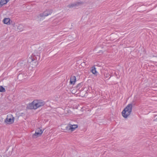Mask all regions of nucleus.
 Wrapping results in <instances>:
<instances>
[{
	"instance_id": "nucleus-19",
	"label": "nucleus",
	"mask_w": 157,
	"mask_h": 157,
	"mask_svg": "<svg viewBox=\"0 0 157 157\" xmlns=\"http://www.w3.org/2000/svg\"><path fill=\"white\" fill-rule=\"evenodd\" d=\"M105 76V78H107L109 77V76L110 77L108 78V79H109L110 77H111V75H110V74H109V73H105L104 74Z\"/></svg>"
},
{
	"instance_id": "nucleus-2",
	"label": "nucleus",
	"mask_w": 157,
	"mask_h": 157,
	"mask_svg": "<svg viewBox=\"0 0 157 157\" xmlns=\"http://www.w3.org/2000/svg\"><path fill=\"white\" fill-rule=\"evenodd\" d=\"M40 55H37V56H31L29 58L28 61H30L32 64L34 63V65L36 66L38 64V61L40 59Z\"/></svg>"
},
{
	"instance_id": "nucleus-13",
	"label": "nucleus",
	"mask_w": 157,
	"mask_h": 157,
	"mask_svg": "<svg viewBox=\"0 0 157 157\" xmlns=\"http://www.w3.org/2000/svg\"><path fill=\"white\" fill-rule=\"evenodd\" d=\"M11 20L9 18H5L3 20V22L4 24L9 25L10 24Z\"/></svg>"
},
{
	"instance_id": "nucleus-21",
	"label": "nucleus",
	"mask_w": 157,
	"mask_h": 157,
	"mask_svg": "<svg viewBox=\"0 0 157 157\" xmlns=\"http://www.w3.org/2000/svg\"><path fill=\"white\" fill-rule=\"evenodd\" d=\"M10 0H6L5 5L7 4L9 1Z\"/></svg>"
},
{
	"instance_id": "nucleus-8",
	"label": "nucleus",
	"mask_w": 157,
	"mask_h": 157,
	"mask_svg": "<svg viewBox=\"0 0 157 157\" xmlns=\"http://www.w3.org/2000/svg\"><path fill=\"white\" fill-rule=\"evenodd\" d=\"M82 2H77L70 4L67 6V7L69 8H72L74 7H76L79 5L82 4Z\"/></svg>"
},
{
	"instance_id": "nucleus-7",
	"label": "nucleus",
	"mask_w": 157,
	"mask_h": 157,
	"mask_svg": "<svg viewBox=\"0 0 157 157\" xmlns=\"http://www.w3.org/2000/svg\"><path fill=\"white\" fill-rule=\"evenodd\" d=\"M35 101L34 100L31 103L28 104L26 107V109H36V107H35Z\"/></svg>"
},
{
	"instance_id": "nucleus-20",
	"label": "nucleus",
	"mask_w": 157,
	"mask_h": 157,
	"mask_svg": "<svg viewBox=\"0 0 157 157\" xmlns=\"http://www.w3.org/2000/svg\"><path fill=\"white\" fill-rule=\"evenodd\" d=\"M70 124H69L67 125V126H66L65 128V130H66L68 131L69 130H70Z\"/></svg>"
},
{
	"instance_id": "nucleus-22",
	"label": "nucleus",
	"mask_w": 157,
	"mask_h": 157,
	"mask_svg": "<svg viewBox=\"0 0 157 157\" xmlns=\"http://www.w3.org/2000/svg\"><path fill=\"white\" fill-rule=\"evenodd\" d=\"M157 117V115H155L154 116V118L155 119V120H156V118Z\"/></svg>"
},
{
	"instance_id": "nucleus-5",
	"label": "nucleus",
	"mask_w": 157,
	"mask_h": 157,
	"mask_svg": "<svg viewBox=\"0 0 157 157\" xmlns=\"http://www.w3.org/2000/svg\"><path fill=\"white\" fill-rule=\"evenodd\" d=\"M53 12V10L51 9H47L43 13H40L39 16L40 17H46L50 15Z\"/></svg>"
},
{
	"instance_id": "nucleus-3",
	"label": "nucleus",
	"mask_w": 157,
	"mask_h": 157,
	"mask_svg": "<svg viewBox=\"0 0 157 157\" xmlns=\"http://www.w3.org/2000/svg\"><path fill=\"white\" fill-rule=\"evenodd\" d=\"M44 129L42 130L40 128H37L36 130L35 133L32 135L33 138L36 139L37 137L40 136L43 133Z\"/></svg>"
},
{
	"instance_id": "nucleus-15",
	"label": "nucleus",
	"mask_w": 157,
	"mask_h": 157,
	"mask_svg": "<svg viewBox=\"0 0 157 157\" xmlns=\"http://www.w3.org/2000/svg\"><path fill=\"white\" fill-rule=\"evenodd\" d=\"M92 73L95 76H97L98 75V72L96 70V68L94 66H93L92 67V69L91 70Z\"/></svg>"
},
{
	"instance_id": "nucleus-1",
	"label": "nucleus",
	"mask_w": 157,
	"mask_h": 157,
	"mask_svg": "<svg viewBox=\"0 0 157 157\" xmlns=\"http://www.w3.org/2000/svg\"><path fill=\"white\" fill-rule=\"evenodd\" d=\"M136 104V100H133L121 112V114L124 118H127L130 114L132 111V107L134 106Z\"/></svg>"
},
{
	"instance_id": "nucleus-27",
	"label": "nucleus",
	"mask_w": 157,
	"mask_h": 157,
	"mask_svg": "<svg viewBox=\"0 0 157 157\" xmlns=\"http://www.w3.org/2000/svg\"><path fill=\"white\" fill-rule=\"evenodd\" d=\"M0 157H2V156L0 155Z\"/></svg>"
},
{
	"instance_id": "nucleus-14",
	"label": "nucleus",
	"mask_w": 157,
	"mask_h": 157,
	"mask_svg": "<svg viewBox=\"0 0 157 157\" xmlns=\"http://www.w3.org/2000/svg\"><path fill=\"white\" fill-rule=\"evenodd\" d=\"M41 49V48L40 47L39 48V50L38 51H35L32 54L31 56H37V55H40V50Z\"/></svg>"
},
{
	"instance_id": "nucleus-6",
	"label": "nucleus",
	"mask_w": 157,
	"mask_h": 157,
	"mask_svg": "<svg viewBox=\"0 0 157 157\" xmlns=\"http://www.w3.org/2000/svg\"><path fill=\"white\" fill-rule=\"evenodd\" d=\"M12 117L9 118V117L7 115L6 118L5 120V122L7 124H11L13 123L14 122V117H13L12 115H11Z\"/></svg>"
},
{
	"instance_id": "nucleus-25",
	"label": "nucleus",
	"mask_w": 157,
	"mask_h": 157,
	"mask_svg": "<svg viewBox=\"0 0 157 157\" xmlns=\"http://www.w3.org/2000/svg\"><path fill=\"white\" fill-rule=\"evenodd\" d=\"M20 26H21V25H19L18 26V27H17V28H18V29H20Z\"/></svg>"
},
{
	"instance_id": "nucleus-9",
	"label": "nucleus",
	"mask_w": 157,
	"mask_h": 157,
	"mask_svg": "<svg viewBox=\"0 0 157 157\" xmlns=\"http://www.w3.org/2000/svg\"><path fill=\"white\" fill-rule=\"evenodd\" d=\"M26 77V75L23 73H20L17 76V79L19 81L25 79Z\"/></svg>"
},
{
	"instance_id": "nucleus-11",
	"label": "nucleus",
	"mask_w": 157,
	"mask_h": 157,
	"mask_svg": "<svg viewBox=\"0 0 157 157\" xmlns=\"http://www.w3.org/2000/svg\"><path fill=\"white\" fill-rule=\"evenodd\" d=\"M21 66L23 68H27L28 62L26 60H24L20 62Z\"/></svg>"
},
{
	"instance_id": "nucleus-23",
	"label": "nucleus",
	"mask_w": 157,
	"mask_h": 157,
	"mask_svg": "<svg viewBox=\"0 0 157 157\" xmlns=\"http://www.w3.org/2000/svg\"><path fill=\"white\" fill-rule=\"evenodd\" d=\"M10 147H9V146H8V147H7V148H6V151H7L9 149V148Z\"/></svg>"
},
{
	"instance_id": "nucleus-24",
	"label": "nucleus",
	"mask_w": 157,
	"mask_h": 157,
	"mask_svg": "<svg viewBox=\"0 0 157 157\" xmlns=\"http://www.w3.org/2000/svg\"><path fill=\"white\" fill-rule=\"evenodd\" d=\"M85 62H82V63H81V65H82H82H83V64H85Z\"/></svg>"
},
{
	"instance_id": "nucleus-17",
	"label": "nucleus",
	"mask_w": 157,
	"mask_h": 157,
	"mask_svg": "<svg viewBox=\"0 0 157 157\" xmlns=\"http://www.w3.org/2000/svg\"><path fill=\"white\" fill-rule=\"evenodd\" d=\"M6 0H1L0 1V7L5 5Z\"/></svg>"
},
{
	"instance_id": "nucleus-10",
	"label": "nucleus",
	"mask_w": 157,
	"mask_h": 157,
	"mask_svg": "<svg viewBox=\"0 0 157 157\" xmlns=\"http://www.w3.org/2000/svg\"><path fill=\"white\" fill-rule=\"evenodd\" d=\"M76 77L74 75H71L70 78V83L71 84L74 85L76 82Z\"/></svg>"
},
{
	"instance_id": "nucleus-4",
	"label": "nucleus",
	"mask_w": 157,
	"mask_h": 157,
	"mask_svg": "<svg viewBox=\"0 0 157 157\" xmlns=\"http://www.w3.org/2000/svg\"><path fill=\"white\" fill-rule=\"evenodd\" d=\"M34 101H35V107H36V109L44 106L45 104V102L42 100H35Z\"/></svg>"
},
{
	"instance_id": "nucleus-12",
	"label": "nucleus",
	"mask_w": 157,
	"mask_h": 157,
	"mask_svg": "<svg viewBox=\"0 0 157 157\" xmlns=\"http://www.w3.org/2000/svg\"><path fill=\"white\" fill-rule=\"evenodd\" d=\"M70 130L71 132L75 130V129L78 127V125L77 124H70Z\"/></svg>"
},
{
	"instance_id": "nucleus-26",
	"label": "nucleus",
	"mask_w": 157,
	"mask_h": 157,
	"mask_svg": "<svg viewBox=\"0 0 157 157\" xmlns=\"http://www.w3.org/2000/svg\"><path fill=\"white\" fill-rule=\"evenodd\" d=\"M101 52L102 53H103V52H102V51L101 50V51H99V53H101Z\"/></svg>"
},
{
	"instance_id": "nucleus-16",
	"label": "nucleus",
	"mask_w": 157,
	"mask_h": 157,
	"mask_svg": "<svg viewBox=\"0 0 157 157\" xmlns=\"http://www.w3.org/2000/svg\"><path fill=\"white\" fill-rule=\"evenodd\" d=\"M83 85V83L82 82L80 83H79L75 87V88L77 90H79V89L82 87V85Z\"/></svg>"
},
{
	"instance_id": "nucleus-18",
	"label": "nucleus",
	"mask_w": 157,
	"mask_h": 157,
	"mask_svg": "<svg viewBox=\"0 0 157 157\" xmlns=\"http://www.w3.org/2000/svg\"><path fill=\"white\" fill-rule=\"evenodd\" d=\"M5 91V89L3 86H0V92H4Z\"/></svg>"
}]
</instances>
